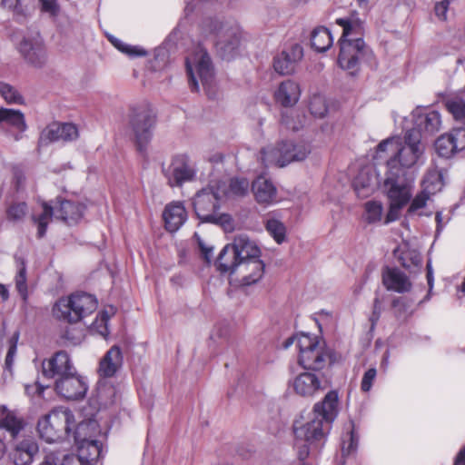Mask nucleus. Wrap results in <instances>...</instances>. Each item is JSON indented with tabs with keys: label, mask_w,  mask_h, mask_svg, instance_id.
Segmentation results:
<instances>
[{
	"label": "nucleus",
	"mask_w": 465,
	"mask_h": 465,
	"mask_svg": "<svg viewBox=\"0 0 465 465\" xmlns=\"http://www.w3.org/2000/svg\"><path fill=\"white\" fill-rule=\"evenodd\" d=\"M336 24L342 27V34L338 41L340 53L339 66L356 74L360 70L361 61H370L373 57L372 51L365 45L362 38L364 33L363 22L354 15L338 18Z\"/></svg>",
	"instance_id": "f257e3e1"
},
{
	"label": "nucleus",
	"mask_w": 465,
	"mask_h": 465,
	"mask_svg": "<svg viewBox=\"0 0 465 465\" xmlns=\"http://www.w3.org/2000/svg\"><path fill=\"white\" fill-rule=\"evenodd\" d=\"M384 153L391 154L386 161L390 173L399 174L400 171L413 167L424 153L421 134L413 128L405 133L403 140L390 137L381 141L377 146L375 158L382 159Z\"/></svg>",
	"instance_id": "f03ea898"
},
{
	"label": "nucleus",
	"mask_w": 465,
	"mask_h": 465,
	"mask_svg": "<svg viewBox=\"0 0 465 465\" xmlns=\"http://www.w3.org/2000/svg\"><path fill=\"white\" fill-rule=\"evenodd\" d=\"M221 185L210 184L199 191L193 198V209L203 223L221 225L225 231L233 229V221L230 214L218 212L219 203L223 199Z\"/></svg>",
	"instance_id": "7ed1b4c3"
},
{
	"label": "nucleus",
	"mask_w": 465,
	"mask_h": 465,
	"mask_svg": "<svg viewBox=\"0 0 465 465\" xmlns=\"http://www.w3.org/2000/svg\"><path fill=\"white\" fill-rule=\"evenodd\" d=\"M97 300L85 292L73 293L60 298L53 308L54 316L69 323H75L97 309Z\"/></svg>",
	"instance_id": "20e7f679"
},
{
	"label": "nucleus",
	"mask_w": 465,
	"mask_h": 465,
	"mask_svg": "<svg viewBox=\"0 0 465 465\" xmlns=\"http://www.w3.org/2000/svg\"><path fill=\"white\" fill-rule=\"evenodd\" d=\"M261 251L248 236L241 234L234 238L232 244H227L221 251L217 260V270L222 273H235L239 262L251 258L260 257Z\"/></svg>",
	"instance_id": "39448f33"
},
{
	"label": "nucleus",
	"mask_w": 465,
	"mask_h": 465,
	"mask_svg": "<svg viewBox=\"0 0 465 465\" xmlns=\"http://www.w3.org/2000/svg\"><path fill=\"white\" fill-rule=\"evenodd\" d=\"M329 430L330 427L315 417L301 425L296 422L293 426L294 448L299 460H305L312 450L322 447Z\"/></svg>",
	"instance_id": "423d86ee"
},
{
	"label": "nucleus",
	"mask_w": 465,
	"mask_h": 465,
	"mask_svg": "<svg viewBox=\"0 0 465 465\" xmlns=\"http://www.w3.org/2000/svg\"><path fill=\"white\" fill-rule=\"evenodd\" d=\"M185 64L191 90L193 92H199V84H201L209 94L214 82V71L207 51L202 45H198L186 57Z\"/></svg>",
	"instance_id": "0eeeda50"
},
{
	"label": "nucleus",
	"mask_w": 465,
	"mask_h": 465,
	"mask_svg": "<svg viewBox=\"0 0 465 465\" xmlns=\"http://www.w3.org/2000/svg\"><path fill=\"white\" fill-rule=\"evenodd\" d=\"M296 342L299 350V363L304 369L320 371L324 368L330 354L324 346L321 345L316 336L308 333H301L291 337L284 341L287 349Z\"/></svg>",
	"instance_id": "6e6552de"
},
{
	"label": "nucleus",
	"mask_w": 465,
	"mask_h": 465,
	"mask_svg": "<svg viewBox=\"0 0 465 465\" xmlns=\"http://www.w3.org/2000/svg\"><path fill=\"white\" fill-rule=\"evenodd\" d=\"M74 426V416L66 408H56L43 416L37 423L38 433L44 440L52 443L69 436Z\"/></svg>",
	"instance_id": "1a4fd4ad"
},
{
	"label": "nucleus",
	"mask_w": 465,
	"mask_h": 465,
	"mask_svg": "<svg viewBox=\"0 0 465 465\" xmlns=\"http://www.w3.org/2000/svg\"><path fill=\"white\" fill-rule=\"evenodd\" d=\"M311 153L310 145L304 142L282 141L276 147H266L261 151V160L268 167H284L294 161H302Z\"/></svg>",
	"instance_id": "9d476101"
},
{
	"label": "nucleus",
	"mask_w": 465,
	"mask_h": 465,
	"mask_svg": "<svg viewBox=\"0 0 465 465\" xmlns=\"http://www.w3.org/2000/svg\"><path fill=\"white\" fill-rule=\"evenodd\" d=\"M384 192L389 200V209L383 223L389 224L400 218L401 209L411 201V185L399 178V174L388 173L383 183Z\"/></svg>",
	"instance_id": "9b49d317"
},
{
	"label": "nucleus",
	"mask_w": 465,
	"mask_h": 465,
	"mask_svg": "<svg viewBox=\"0 0 465 465\" xmlns=\"http://www.w3.org/2000/svg\"><path fill=\"white\" fill-rule=\"evenodd\" d=\"M155 124L156 115L150 104H142L130 109L128 124L140 151L151 140Z\"/></svg>",
	"instance_id": "f8f14e48"
},
{
	"label": "nucleus",
	"mask_w": 465,
	"mask_h": 465,
	"mask_svg": "<svg viewBox=\"0 0 465 465\" xmlns=\"http://www.w3.org/2000/svg\"><path fill=\"white\" fill-rule=\"evenodd\" d=\"M204 31L214 33L217 40L215 48L223 59H232L240 44L241 31L237 25H223L216 20H207L203 23Z\"/></svg>",
	"instance_id": "ddd939ff"
},
{
	"label": "nucleus",
	"mask_w": 465,
	"mask_h": 465,
	"mask_svg": "<svg viewBox=\"0 0 465 465\" xmlns=\"http://www.w3.org/2000/svg\"><path fill=\"white\" fill-rule=\"evenodd\" d=\"M164 174L171 187L181 186L195 178L196 168L186 154H179L173 159Z\"/></svg>",
	"instance_id": "4468645a"
},
{
	"label": "nucleus",
	"mask_w": 465,
	"mask_h": 465,
	"mask_svg": "<svg viewBox=\"0 0 465 465\" xmlns=\"http://www.w3.org/2000/svg\"><path fill=\"white\" fill-rule=\"evenodd\" d=\"M19 52L35 67H42L46 63V48L39 34L25 36L19 45Z\"/></svg>",
	"instance_id": "2eb2a0df"
},
{
	"label": "nucleus",
	"mask_w": 465,
	"mask_h": 465,
	"mask_svg": "<svg viewBox=\"0 0 465 465\" xmlns=\"http://www.w3.org/2000/svg\"><path fill=\"white\" fill-rule=\"evenodd\" d=\"M79 136L75 124L70 123H52L42 132L39 137V145L45 146L54 142H71Z\"/></svg>",
	"instance_id": "dca6fc26"
},
{
	"label": "nucleus",
	"mask_w": 465,
	"mask_h": 465,
	"mask_svg": "<svg viewBox=\"0 0 465 465\" xmlns=\"http://www.w3.org/2000/svg\"><path fill=\"white\" fill-rule=\"evenodd\" d=\"M78 454H64V465H94L101 456V443L96 440H88L75 443Z\"/></svg>",
	"instance_id": "f3484780"
},
{
	"label": "nucleus",
	"mask_w": 465,
	"mask_h": 465,
	"mask_svg": "<svg viewBox=\"0 0 465 465\" xmlns=\"http://www.w3.org/2000/svg\"><path fill=\"white\" fill-rule=\"evenodd\" d=\"M88 386L83 377L76 371L55 380L54 390L66 400H79L86 394Z\"/></svg>",
	"instance_id": "a211bd4d"
},
{
	"label": "nucleus",
	"mask_w": 465,
	"mask_h": 465,
	"mask_svg": "<svg viewBox=\"0 0 465 465\" xmlns=\"http://www.w3.org/2000/svg\"><path fill=\"white\" fill-rule=\"evenodd\" d=\"M43 375L48 379H60L76 371L70 356L64 351H57L42 363Z\"/></svg>",
	"instance_id": "6ab92c4d"
},
{
	"label": "nucleus",
	"mask_w": 465,
	"mask_h": 465,
	"mask_svg": "<svg viewBox=\"0 0 465 465\" xmlns=\"http://www.w3.org/2000/svg\"><path fill=\"white\" fill-rule=\"evenodd\" d=\"M303 57V49L300 44L294 43L284 47L273 58V68L282 75L291 74L294 72L297 64Z\"/></svg>",
	"instance_id": "aec40b11"
},
{
	"label": "nucleus",
	"mask_w": 465,
	"mask_h": 465,
	"mask_svg": "<svg viewBox=\"0 0 465 465\" xmlns=\"http://www.w3.org/2000/svg\"><path fill=\"white\" fill-rule=\"evenodd\" d=\"M340 411L339 394L336 390L328 391L323 399L316 402L312 408L314 417L322 421L325 426L331 425L335 420Z\"/></svg>",
	"instance_id": "412c9836"
},
{
	"label": "nucleus",
	"mask_w": 465,
	"mask_h": 465,
	"mask_svg": "<svg viewBox=\"0 0 465 465\" xmlns=\"http://www.w3.org/2000/svg\"><path fill=\"white\" fill-rule=\"evenodd\" d=\"M465 149V128H455L450 134L440 135L435 142L437 153L445 158L451 157Z\"/></svg>",
	"instance_id": "4be33fe9"
},
{
	"label": "nucleus",
	"mask_w": 465,
	"mask_h": 465,
	"mask_svg": "<svg viewBox=\"0 0 465 465\" xmlns=\"http://www.w3.org/2000/svg\"><path fill=\"white\" fill-rule=\"evenodd\" d=\"M39 447L33 437H27L17 442L9 454L15 465H31Z\"/></svg>",
	"instance_id": "5701e85b"
},
{
	"label": "nucleus",
	"mask_w": 465,
	"mask_h": 465,
	"mask_svg": "<svg viewBox=\"0 0 465 465\" xmlns=\"http://www.w3.org/2000/svg\"><path fill=\"white\" fill-rule=\"evenodd\" d=\"M382 283L388 291L399 293L410 292L412 286L409 277L396 267L382 270Z\"/></svg>",
	"instance_id": "b1692460"
},
{
	"label": "nucleus",
	"mask_w": 465,
	"mask_h": 465,
	"mask_svg": "<svg viewBox=\"0 0 465 465\" xmlns=\"http://www.w3.org/2000/svg\"><path fill=\"white\" fill-rule=\"evenodd\" d=\"M165 229L177 232L187 220V212L183 203L173 202L167 204L163 213Z\"/></svg>",
	"instance_id": "393cba45"
},
{
	"label": "nucleus",
	"mask_w": 465,
	"mask_h": 465,
	"mask_svg": "<svg viewBox=\"0 0 465 465\" xmlns=\"http://www.w3.org/2000/svg\"><path fill=\"white\" fill-rule=\"evenodd\" d=\"M124 357L121 349L116 345L111 347L100 361L98 368L100 377H114L121 369Z\"/></svg>",
	"instance_id": "a878e982"
},
{
	"label": "nucleus",
	"mask_w": 465,
	"mask_h": 465,
	"mask_svg": "<svg viewBox=\"0 0 465 465\" xmlns=\"http://www.w3.org/2000/svg\"><path fill=\"white\" fill-rule=\"evenodd\" d=\"M239 272L242 279V283L251 285L258 282L263 275L264 263L260 257L251 258L249 260L239 262L235 267V272Z\"/></svg>",
	"instance_id": "bb28decb"
},
{
	"label": "nucleus",
	"mask_w": 465,
	"mask_h": 465,
	"mask_svg": "<svg viewBox=\"0 0 465 465\" xmlns=\"http://www.w3.org/2000/svg\"><path fill=\"white\" fill-rule=\"evenodd\" d=\"M9 127L18 131L19 134H15V140L21 139V134L24 133L27 126L25 124L24 114L14 109L1 108L0 109V128L8 129Z\"/></svg>",
	"instance_id": "cd10ccee"
},
{
	"label": "nucleus",
	"mask_w": 465,
	"mask_h": 465,
	"mask_svg": "<svg viewBox=\"0 0 465 465\" xmlns=\"http://www.w3.org/2000/svg\"><path fill=\"white\" fill-rule=\"evenodd\" d=\"M293 388L295 392L302 397H312L322 389L317 375L311 372L298 375L293 381Z\"/></svg>",
	"instance_id": "c85d7f7f"
},
{
	"label": "nucleus",
	"mask_w": 465,
	"mask_h": 465,
	"mask_svg": "<svg viewBox=\"0 0 465 465\" xmlns=\"http://www.w3.org/2000/svg\"><path fill=\"white\" fill-rule=\"evenodd\" d=\"M300 95V86L292 80H286L281 83L274 93L276 102L284 107L294 105L299 101Z\"/></svg>",
	"instance_id": "c756f323"
},
{
	"label": "nucleus",
	"mask_w": 465,
	"mask_h": 465,
	"mask_svg": "<svg viewBox=\"0 0 465 465\" xmlns=\"http://www.w3.org/2000/svg\"><path fill=\"white\" fill-rule=\"evenodd\" d=\"M25 422L15 411H9L5 406H0V429L10 433L12 438H16L25 429Z\"/></svg>",
	"instance_id": "7c9ffc66"
},
{
	"label": "nucleus",
	"mask_w": 465,
	"mask_h": 465,
	"mask_svg": "<svg viewBox=\"0 0 465 465\" xmlns=\"http://www.w3.org/2000/svg\"><path fill=\"white\" fill-rule=\"evenodd\" d=\"M252 190L259 203L270 204L276 197V188L273 183L264 176H259L253 181Z\"/></svg>",
	"instance_id": "2f4dec72"
},
{
	"label": "nucleus",
	"mask_w": 465,
	"mask_h": 465,
	"mask_svg": "<svg viewBox=\"0 0 465 465\" xmlns=\"http://www.w3.org/2000/svg\"><path fill=\"white\" fill-rule=\"evenodd\" d=\"M215 185H221L222 198H234L245 196L249 192V182L245 178H232L227 182H217Z\"/></svg>",
	"instance_id": "473e14b6"
},
{
	"label": "nucleus",
	"mask_w": 465,
	"mask_h": 465,
	"mask_svg": "<svg viewBox=\"0 0 465 465\" xmlns=\"http://www.w3.org/2000/svg\"><path fill=\"white\" fill-rule=\"evenodd\" d=\"M84 210V207L78 203L62 201L55 209V217L69 224L75 223L83 217Z\"/></svg>",
	"instance_id": "72a5a7b5"
},
{
	"label": "nucleus",
	"mask_w": 465,
	"mask_h": 465,
	"mask_svg": "<svg viewBox=\"0 0 465 465\" xmlns=\"http://www.w3.org/2000/svg\"><path fill=\"white\" fill-rule=\"evenodd\" d=\"M377 178L370 168L361 169L353 181V187L359 197L370 195L376 185Z\"/></svg>",
	"instance_id": "f704fd0d"
},
{
	"label": "nucleus",
	"mask_w": 465,
	"mask_h": 465,
	"mask_svg": "<svg viewBox=\"0 0 465 465\" xmlns=\"http://www.w3.org/2000/svg\"><path fill=\"white\" fill-rule=\"evenodd\" d=\"M73 436L74 442L94 440L99 433L98 424L95 420H88L78 423L73 427Z\"/></svg>",
	"instance_id": "c9c22d12"
},
{
	"label": "nucleus",
	"mask_w": 465,
	"mask_h": 465,
	"mask_svg": "<svg viewBox=\"0 0 465 465\" xmlns=\"http://www.w3.org/2000/svg\"><path fill=\"white\" fill-rule=\"evenodd\" d=\"M415 124L419 128L420 133L421 130L428 134L438 132L440 128L441 120L440 115L437 111H430L425 114H420L416 117Z\"/></svg>",
	"instance_id": "e433bc0d"
},
{
	"label": "nucleus",
	"mask_w": 465,
	"mask_h": 465,
	"mask_svg": "<svg viewBox=\"0 0 465 465\" xmlns=\"http://www.w3.org/2000/svg\"><path fill=\"white\" fill-rule=\"evenodd\" d=\"M15 261L17 267V272L15 276V289L23 301L26 302L28 299V286L25 260L23 257L15 255Z\"/></svg>",
	"instance_id": "4c0bfd02"
},
{
	"label": "nucleus",
	"mask_w": 465,
	"mask_h": 465,
	"mask_svg": "<svg viewBox=\"0 0 465 465\" xmlns=\"http://www.w3.org/2000/svg\"><path fill=\"white\" fill-rule=\"evenodd\" d=\"M333 38L328 28L318 26L311 35L312 47L317 52H325L332 45Z\"/></svg>",
	"instance_id": "58836bf2"
},
{
	"label": "nucleus",
	"mask_w": 465,
	"mask_h": 465,
	"mask_svg": "<svg viewBox=\"0 0 465 465\" xmlns=\"http://www.w3.org/2000/svg\"><path fill=\"white\" fill-rule=\"evenodd\" d=\"M97 397L100 403L104 406L114 405L119 401L121 398L120 390L107 382H98Z\"/></svg>",
	"instance_id": "ea45409f"
},
{
	"label": "nucleus",
	"mask_w": 465,
	"mask_h": 465,
	"mask_svg": "<svg viewBox=\"0 0 465 465\" xmlns=\"http://www.w3.org/2000/svg\"><path fill=\"white\" fill-rule=\"evenodd\" d=\"M54 215H55L54 208L47 203L43 202L42 213L32 216L34 223L37 226L38 238H43L45 235L48 223L51 222Z\"/></svg>",
	"instance_id": "a19ab883"
},
{
	"label": "nucleus",
	"mask_w": 465,
	"mask_h": 465,
	"mask_svg": "<svg viewBox=\"0 0 465 465\" xmlns=\"http://www.w3.org/2000/svg\"><path fill=\"white\" fill-rule=\"evenodd\" d=\"M445 106L456 123L465 125V100L463 98L450 97L445 101Z\"/></svg>",
	"instance_id": "79ce46f5"
},
{
	"label": "nucleus",
	"mask_w": 465,
	"mask_h": 465,
	"mask_svg": "<svg viewBox=\"0 0 465 465\" xmlns=\"http://www.w3.org/2000/svg\"><path fill=\"white\" fill-rule=\"evenodd\" d=\"M383 204L379 201H368L364 204L363 219L369 223H377L383 219Z\"/></svg>",
	"instance_id": "37998d69"
},
{
	"label": "nucleus",
	"mask_w": 465,
	"mask_h": 465,
	"mask_svg": "<svg viewBox=\"0 0 465 465\" xmlns=\"http://www.w3.org/2000/svg\"><path fill=\"white\" fill-rule=\"evenodd\" d=\"M359 437L355 432L354 424L350 421L347 427V432L342 437L341 450L344 455H350L358 447Z\"/></svg>",
	"instance_id": "c03bdc74"
},
{
	"label": "nucleus",
	"mask_w": 465,
	"mask_h": 465,
	"mask_svg": "<svg viewBox=\"0 0 465 465\" xmlns=\"http://www.w3.org/2000/svg\"><path fill=\"white\" fill-rule=\"evenodd\" d=\"M265 228L277 243L281 244L285 241L286 227L281 221L274 218L268 219Z\"/></svg>",
	"instance_id": "a18cd8bd"
},
{
	"label": "nucleus",
	"mask_w": 465,
	"mask_h": 465,
	"mask_svg": "<svg viewBox=\"0 0 465 465\" xmlns=\"http://www.w3.org/2000/svg\"><path fill=\"white\" fill-rule=\"evenodd\" d=\"M109 40L116 49L131 57L144 56L147 54L143 48L125 44L114 36H110Z\"/></svg>",
	"instance_id": "49530a36"
},
{
	"label": "nucleus",
	"mask_w": 465,
	"mask_h": 465,
	"mask_svg": "<svg viewBox=\"0 0 465 465\" xmlns=\"http://www.w3.org/2000/svg\"><path fill=\"white\" fill-rule=\"evenodd\" d=\"M430 187L426 185V190H422L411 200L407 211L409 215H413L417 213L420 214L419 211L426 206L427 202L429 201L431 195L430 194Z\"/></svg>",
	"instance_id": "de8ad7c7"
},
{
	"label": "nucleus",
	"mask_w": 465,
	"mask_h": 465,
	"mask_svg": "<svg viewBox=\"0 0 465 465\" xmlns=\"http://www.w3.org/2000/svg\"><path fill=\"white\" fill-rule=\"evenodd\" d=\"M426 185L430 187V194H434L442 188V176L435 171H429L422 181V190H426Z\"/></svg>",
	"instance_id": "09e8293b"
},
{
	"label": "nucleus",
	"mask_w": 465,
	"mask_h": 465,
	"mask_svg": "<svg viewBox=\"0 0 465 465\" xmlns=\"http://www.w3.org/2000/svg\"><path fill=\"white\" fill-rule=\"evenodd\" d=\"M309 109L315 117H324L328 111L326 100L322 95H313L310 100Z\"/></svg>",
	"instance_id": "8fccbe9b"
},
{
	"label": "nucleus",
	"mask_w": 465,
	"mask_h": 465,
	"mask_svg": "<svg viewBox=\"0 0 465 465\" xmlns=\"http://www.w3.org/2000/svg\"><path fill=\"white\" fill-rule=\"evenodd\" d=\"M27 211V204L25 202L15 203L9 206L6 211V216L10 221H22L25 217Z\"/></svg>",
	"instance_id": "3c124183"
},
{
	"label": "nucleus",
	"mask_w": 465,
	"mask_h": 465,
	"mask_svg": "<svg viewBox=\"0 0 465 465\" xmlns=\"http://www.w3.org/2000/svg\"><path fill=\"white\" fill-rule=\"evenodd\" d=\"M0 94L10 104H22L23 98L20 94L10 84L0 82Z\"/></svg>",
	"instance_id": "603ef678"
},
{
	"label": "nucleus",
	"mask_w": 465,
	"mask_h": 465,
	"mask_svg": "<svg viewBox=\"0 0 465 465\" xmlns=\"http://www.w3.org/2000/svg\"><path fill=\"white\" fill-rule=\"evenodd\" d=\"M109 316L106 312H100L91 325V330L98 332L101 336L106 337L109 334L108 323Z\"/></svg>",
	"instance_id": "864d4df0"
},
{
	"label": "nucleus",
	"mask_w": 465,
	"mask_h": 465,
	"mask_svg": "<svg viewBox=\"0 0 465 465\" xmlns=\"http://www.w3.org/2000/svg\"><path fill=\"white\" fill-rule=\"evenodd\" d=\"M40 9L43 13H47L55 17L60 13V6L57 0H39Z\"/></svg>",
	"instance_id": "5fc2aeb1"
},
{
	"label": "nucleus",
	"mask_w": 465,
	"mask_h": 465,
	"mask_svg": "<svg viewBox=\"0 0 465 465\" xmlns=\"http://www.w3.org/2000/svg\"><path fill=\"white\" fill-rule=\"evenodd\" d=\"M377 371L375 368H370L365 371L361 382V390L364 392L371 391L373 381L376 379Z\"/></svg>",
	"instance_id": "6e6d98bb"
},
{
	"label": "nucleus",
	"mask_w": 465,
	"mask_h": 465,
	"mask_svg": "<svg viewBox=\"0 0 465 465\" xmlns=\"http://www.w3.org/2000/svg\"><path fill=\"white\" fill-rule=\"evenodd\" d=\"M64 454L55 451L48 452L39 465H64Z\"/></svg>",
	"instance_id": "4d7b16f0"
},
{
	"label": "nucleus",
	"mask_w": 465,
	"mask_h": 465,
	"mask_svg": "<svg viewBox=\"0 0 465 465\" xmlns=\"http://www.w3.org/2000/svg\"><path fill=\"white\" fill-rule=\"evenodd\" d=\"M392 307L398 318H406L411 314L407 312V305L403 298H397L392 302Z\"/></svg>",
	"instance_id": "13d9d810"
},
{
	"label": "nucleus",
	"mask_w": 465,
	"mask_h": 465,
	"mask_svg": "<svg viewBox=\"0 0 465 465\" xmlns=\"http://www.w3.org/2000/svg\"><path fill=\"white\" fill-rule=\"evenodd\" d=\"M450 6V1L449 0H442L435 5L434 11L435 15L438 16L440 20H446L447 19V13Z\"/></svg>",
	"instance_id": "bf43d9fd"
},
{
	"label": "nucleus",
	"mask_w": 465,
	"mask_h": 465,
	"mask_svg": "<svg viewBox=\"0 0 465 465\" xmlns=\"http://www.w3.org/2000/svg\"><path fill=\"white\" fill-rule=\"evenodd\" d=\"M45 387L40 384L38 381H35L33 384H25V391L28 396L42 395Z\"/></svg>",
	"instance_id": "052dcab7"
},
{
	"label": "nucleus",
	"mask_w": 465,
	"mask_h": 465,
	"mask_svg": "<svg viewBox=\"0 0 465 465\" xmlns=\"http://www.w3.org/2000/svg\"><path fill=\"white\" fill-rule=\"evenodd\" d=\"M0 6L9 9L15 13H22L20 0H0Z\"/></svg>",
	"instance_id": "680f3d73"
},
{
	"label": "nucleus",
	"mask_w": 465,
	"mask_h": 465,
	"mask_svg": "<svg viewBox=\"0 0 465 465\" xmlns=\"http://www.w3.org/2000/svg\"><path fill=\"white\" fill-rule=\"evenodd\" d=\"M16 354V344L13 343L10 345L8 351L6 353L5 361V369L12 372L13 364H14V358Z\"/></svg>",
	"instance_id": "e2e57ef3"
},
{
	"label": "nucleus",
	"mask_w": 465,
	"mask_h": 465,
	"mask_svg": "<svg viewBox=\"0 0 465 465\" xmlns=\"http://www.w3.org/2000/svg\"><path fill=\"white\" fill-rule=\"evenodd\" d=\"M381 310H382L381 302L380 299L378 297H376L374 299L373 311H372V314L371 316V321L372 324L377 322L378 320L380 319Z\"/></svg>",
	"instance_id": "0e129e2a"
},
{
	"label": "nucleus",
	"mask_w": 465,
	"mask_h": 465,
	"mask_svg": "<svg viewBox=\"0 0 465 465\" xmlns=\"http://www.w3.org/2000/svg\"><path fill=\"white\" fill-rule=\"evenodd\" d=\"M198 244H199V247L201 248V251H202V252L203 254L204 259L207 262H210L211 256H212V252H213V248L205 247V245L203 244V241H201V240L198 242Z\"/></svg>",
	"instance_id": "69168bd1"
},
{
	"label": "nucleus",
	"mask_w": 465,
	"mask_h": 465,
	"mask_svg": "<svg viewBox=\"0 0 465 465\" xmlns=\"http://www.w3.org/2000/svg\"><path fill=\"white\" fill-rule=\"evenodd\" d=\"M426 267H427V281H428V284H429L430 291L433 287V281H434L433 272H432V267H431L430 262H429L427 263Z\"/></svg>",
	"instance_id": "338daca9"
},
{
	"label": "nucleus",
	"mask_w": 465,
	"mask_h": 465,
	"mask_svg": "<svg viewBox=\"0 0 465 465\" xmlns=\"http://www.w3.org/2000/svg\"><path fill=\"white\" fill-rule=\"evenodd\" d=\"M454 465H465V446L458 452Z\"/></svg>",
	"instance_id": "774afa93"
}]
</instances>
